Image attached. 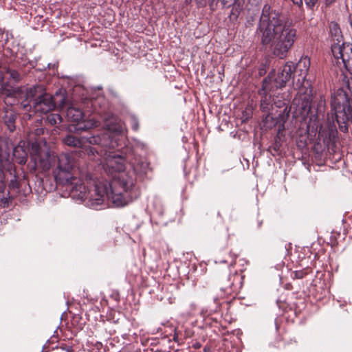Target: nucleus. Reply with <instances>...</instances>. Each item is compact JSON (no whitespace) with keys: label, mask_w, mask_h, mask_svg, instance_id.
Instances as JSON below:
<instances>
[{"label":"nucleus","mask_w":352,"mask_h":352,"mask_svg":"<svg viewBox=\"0 0 352 352\" xmlns=\"http://www.w3.org/2000/svg\"><path fill=\"white\" fill-rule=\"evenodd\" d=\"M30 156L35 165L43 170L52 168L56 184L66 187L70 196L80 200L85 205L93 209H100L107 206L123 207L138 196L134 190V179L132 175L122 173L109 182L107 180H94L86 177L85 183L76 176L74 159L68 154L54 155L45 145L37 142L32 144Z\"/></svg>","instance_id":"obj_1"},{"label":"nucleus","mask_w":352,"mask_h":352,"mask_svg":"<svg viewBox=\"0 0 352 352\" xmlns=\"http://www.w3.org/2000/svg\"><path fill=\"white\" fill-rule=\"evenodd\" d=\"M256 34L264 45H270L273 54L284 58L296 40V30L278 12L265 4L262 10Z\"/></svg>","instance_id":"obj_2"},{"label":"nucleus","mask_w":352,"mask_h":352,"mask_svg":"<svg viewBox=\"0 0 352 352\" xmlns=\"http://www.w3.org/2000/svg\"><path fill=\"white\" fill-rule=\"evenodd\" d=\"M115 148H110L104 151V153L98 157V161L102 165L104 170L110 175H113V179H116L120 174L126 173L132 175L134 182H135V173L141 170L130 159L129 155L123 156L118 151H115Z\"/></svg>","instance_id":"obj_3"},{"label":"nucleus","mask_w":352,"mask_h":352,"mask_svg":"<svg viewBox=\"0 0 352 352\" xmlns=\"http://www.w3.org/2000/svg\"><path fill=\"white\" fill-rule=\"evenodd\" d=\"M106 127L109 134H105L102 138L98 135L87 138L89 143L95 145L85 146L84 148V152L91 160L98 161V157L102 156L105 150L118 146L119 144L115 139L116 135H124L125 128L122 123H107Z\"/></svg>","instance_id":"obj_4"},{"label":"nucleus","mask_w":352,"mask_h":352,"mask_svg":"<svg viewBox=\"0 0 352 352\" xmlns=\"http://www.w3.org/2000/svg\"><path fill=\"white\" fill-rule=\"evenodd\" d=\"M331 111L342 132H347V124L352 123V100L343 89H338L331 100Z\"/></svg>","instance_id":"obj_5"},{"label":"nucleus","mask_w":352,"mask_h":352,"mask_svg":"<svg viewBox=\"0 0 352 352\" xmlns=\"http://www.w3.org/2000/svg\"><path fill=\"white\" fill-rule=\"evenodd\" d=\"M294 68L292 63H286L277 69L272 70L263 80V89L267 92L284 87L291 79Z\"/></svg>","instance_id":"obj_6"},{"label":"nucleus","mask_w":352,"mask_h":352,"mask_svg":"<svg viewBox=\"0 0 352 352\" xmlns=\"http://www.w3.org/2000/svg\"><path fill=\"white\" fill-rule=\"evenodd\" d=\"M331 52L336 59H340L346 69L352 74V44H331Z\"/></svg>","instance_id":"obj_7"},{"label":"nucleus","mask_w":352,"mask_h":352,"mask_svg":"<svg viewBox=\"0 0 352 352\" xmlns=\"http://www.w3.org/2000/svg\"><path fill=\"white\" fill-rule=\"evenodd\" d=\"M55 103L51 95L44 94L39 96L34 102V109L36 112L47 113L54 109Z\"/></svg>","instance_id":"obj_8"},{"label":"nucleus","mask_w":352,"mask_h":352,"mask_svg":"<svg viewBox=\"0 0 352 352\" xmlns=\"http://www.w3.org/2000/svg\"><path fill=\"white\" fill-rule=\"evenodd\" d=\"M329 37L331 39V44L336 43L342 44V35L338 25L334 22H331L329 24Z\"/></svg>","instance_id":"obj_9"},{"label":"nucleus","mask_w":352,"mask_h":352,"mask_svg":"<svg viewBox=\"0 0 352 352\" xmlns=\"http://www.w3.org/2000/svg\"><path fill=\"white\" fill-rule=\"evenodd\" d=\"M310 59L307 56L302 57L296 65V72L305 79L310 67Z\"/></svg>","instance_id":"obj_10"},{"label":"nucleus","mask_w":352,"mask_h":352,"mask_svg":"<svg viewBox=\"0 0 352 352\" xmlns=\"http://www.w3.org/2000/svg\"><path fill=\"white\" fill-rule=\"evenodd\" d=\"M311 99L308 95L301 98V102L298 104L300 114L303 118H305L311 111Z\"/></svg>","instance_id":"obj_11"},{"label":"nucleus","mask_w":352,"mask_h":352,"mask_svg":"<svg viewBox=\"0 0 352 352\" xmlns=\"http://www.w3.org/2000/svg\"><path fill=\"white\" fill-rule=\"evenodd\" d=\"M13 156L19 164H25L28 159V153L23 146L18 145L13 149Z\"/></svg>","instance_id":"obj_12"},{"label":"nucleus","mask_w":352,"mask_h":352,"mask_svg":"<svg viewBox=\"0 0 352 352\" xmlns=\"http://www.w3.org/2000/svg\"><path fill=\"white\" fill-rule=\"evenodd\" d=\"M67 117L72 122H78L83 118V113L79 108L70 107L66 112Z\"/></svg>","instance_id":"obj_13"},{"label":"nucleus","mask_w":352,"mask_h":352,"mask_svg":"<svg viewBox=\"0 0 352 352\" xmlns=\"http://www.w3.org/2000/svg\"><path fill=\"white\" fill-rule=\"evenodd\" d=\"M64 143L68 146L78 147L81 146V141L78 138L74 137L72 135H67L64 140Z\"/></svg>","instance_id":"obj_14"},{"label":"nucleus","mask_w":352,"mask_h":352,"mask_svg":"<svg viewBox=\"0 0 352 352\" xmlns=\"http://www.w3.org/2000/svg\"><path fill=\"white\" fill-rule=\"evenodd\" d=\"M98 122L95 120H90L85 123H84L83 126H80L77 129L81 131H86L89 129L96 127L98 126Z\"/></svg>","instance_id":"obj_15"},{"label":"nucleus","mask_w":352,"mask_h":352,"mask_svg":"<svg viewBox=\"0 0 352 352\" xmlns=\"http://www.w3.org/2000/svg\"><path fill=\"white\" fill-rule=\"evenodd\" d=\"M47 121L52 125L59 124L62 122V118L59 114L51 113L47 116Z\"/></svg>","instance_id":"obj_16"},{"label":"nucleus","mask_w":352,"mask_h":352,"mask_svg":"<svg viewBox=\"0 0 352 352\" xmlns=\"http://www.w3.org/2000/svg\"><path fill=\"white\" fill-rule=\"evenodd\" d=\"M239 1V0H221V3L223 8H230L232 6L239 7L240 3Z\"/></svg>","instance_id":"obj_17"},{"label":"nucleus","mask_w":352,"mask_h":352,"mask_svg":"<svg viewBox=\"0 0 352 352\" xmlns=\"http://www.w3.org/2000/svg\"><path fill=\"white\" fill-rule=\"evenodd\" d=\"M10 75V78H12L14 81L18 82L20 80V74L16 70H9L8 72Z\"/></svg>","instance_id":"obj_18"},{"label":"nucleus","mask_w":352,"mask_h":352,"mask_svg":"<svg viewBox=\"0 0 352 352\" xmlns=\"http://www.w3.org/2000/svg\"><path fill=\"white\" fill-rule=\"evenodd\" d=\"M131 127L134 131H137L139 128L138 121L135 118H131Z\"/></svg>","instance_id":"obj_19"},{"label":"nucleus","mask_w":352,"mask_h":352,"mask_svg":"<svg viewBox=\"0 0 352 352\" xmlns=\"http://www.w3.org/2000/svg\"><path fill=\"white\" fill-rule=\"evenodd\" d=\"M305 1L307 6L311 8L315 6L318 0H305Z\"/></svg>","instance_id":"obj_20"},{"label":"nucleus","mask_w":352,"mask_h":352,"mask_svg":"<svg viewBox=\"0 0 352 352\" xmlns=\"http://www.w3.org/2000/svg\"><path fill=\"white\" fill-rule=\"evenodd\" d=\"M325 105V101L324 99L322 98H320L319 102H318V112H321L322 110V108L324 107Z\"/></svg>","instance_id":"obj_21"},{"label":"nucleus","mask_w":352,"mask_h":352,"mask_svg":"<svg viewBox=\"0 0 352 352\" xmlns=\"http://www.w3.org/2000/svg\"><path fill=\"white\" fill-rule=\"evenodd\" d=\"M187 1L188 0H186ZM192 0H189V1H192ZM196 1V3L198 4V5H200V6H204L206 3V0H195Z\"/></svg>","instance_id":"obj_22"},{"label":"nucleus","mask_w":352,"mask_h":352,"mask_svg":"<svg viewBox=\"0 0 352 352\" xmlns=\"http://www.w3.org/2000/svg\"><path fill=\"white\" fill-rule=\"evenodd\" d=\"M302 272H295V277L297 278H302Z\"/></svg>","instance_id":"obj_23"},{"label":"nucleus","mask_w":352,"mask_h":352,"mask_svg":"<svg viewBox=\"0 0 352 352\" xmlns=\"http://www.w3.org/2000/svg\"><path fill=\"white\" fill-rule=\"evenodd\" d=\"M292 1L294 4L298 6H302V0H292Z\"/></svg>","instance_id":"obj_24"},{"label":"nucleus","mask_w":352,"mask_h":352,"mask_svg":"<svg viewBox=\"0 0 352 352\" xmlns=\"http://www.w3.org/2000/svg\"><path fill=\"white\" fill-rule=\"evenodd\" d=\"M21 105L23 107V109H27L28 107H29V103L25 101H23L21 104Z\"/></svg>","instance_id":"obj_25"},{"label":"nucleus","mask_w":352,"mask_h":352,"mask_svg":"<svg viewBox=\"0 0 352 352\" xmlns=\"http://www.w3.org/2000/svg\"><path fill=\"white\" fill-rule=\"evenodd\" d=\"M199 346L198 344H196L195 348H198Z\"/></svg>","instance_id":"obj_26"}]
</instances>
